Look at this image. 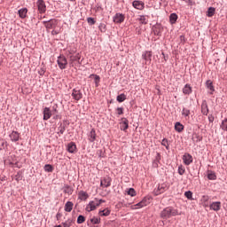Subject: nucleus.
<instances>
[{
    "label": "nucleus",
    "mask_w": 227,
    "mask_h": 227,
    "mask_svg": "<svg viewBox=\"0 0 227 227\" xmlns=\"http://www.w3.org/2000/svg\"><path fill=\"white\" fill-rule=\"evenodd\" d=\"M72 97L74 100L79 101L82 98V92H81V90L74 89L72 91Z\"/></svg>",
    "instance_id": "7"
},
{
    "label": "nucleus",
    "mask_w": 227,
    "mask_h": 227,
    "mask_svg": "<svg viewBox=\"0 0 227 227\" xmlns=\"http://www.w3.org/2000/svg\"><path fill=\"white\" fill-rule=\"evenodd\" d=\"M125 100H127V96L125 94H121L119 96H117V102H125Z\"/></svg>",
    "instance_id": "36"
},
{
    "label": "nucleus",
    "mask_w": 227,
    "mask_h": 227,
    "mask_svg": "<svg viewBox=\"0 0 227 227\" xmlns=\"http://www.w3.org/2000/svg\"><path fill=\"white\" fill-rule=\"evenodd\" d=\"M169 20H170V23L175 24V22L178 20V15H176V13L170 14Z\"/></svg>",
    "instance_id": "30"
},
{
    "label": "nucleus",
    "mask_w": 227,
    "mask_h": 227,
    "mask_svg": "<svg viewBox=\"0 0 227 227\" xmlns=\"http://www.w3.org/2000/svg\"><path fill=\"white\" fill-rule=\"evenodd\" d=\"M222 130L227 131V119L223 120L220 125Z\"/></svg>",
    "instance_id": "40"
},
{
    "label": "nucleus",
    "mask_w": 227,
    "mask_h": 227,
    "mask_svg": "<svg viewBox=\"0 0 227 227\" xmlns=\"http://www.w3.org/2000/svg\"><path fill=\"white\" fill-rule=\"evenodd\" d=\"M184 173H185V168H184V166L181 165L178 167V174L182 176L184 175Z\"/></svg>",
    "instance_id": "45"
},
{
    "label": "nucleus",
    "mask_w": 227,
    "mask_h": 227,
    "mask_svg": "<svg viewBox=\"0 0 227 227\" xmlns=\"http://www.w3.org/2000/svg\"><path fill=\"white\" fill-rule=\"evenodd\" d=\"M43 24L44 27H46L47 31H49V29H56V27L58 26V20L52 19L48 21H43Z\"/></svg>",
    "instance_id": "4"
},
{
    "label": "nucleus",
    "mask_w": 227,
    "mask_h": 227,
    "mask_svg": "<svg viewBox=\"0 0 227 227\" xmlns=\"http://www.w3.org/2000/svg\"><path fill=\"white\" fill-rule=\"evenodd\" d=\"M19 15H20V19H26V17L27 15V8H22V9L19 10Z\"/></svg>",
    "instance_id": "25"
},
{
    "label": "nucleus",
    "mask_w": 227,
    "mask_h": 227,
    "mask_svg": "<svg viewBox=\"0 0 227 227\" xmlns=\"http://www.w3.org/2000/svg\"><path fill=\"white\" fill-rule=\"evenodd\" d=\"M70 226H72L71 221H67V222L64 223V227H70Z\"/></svg>",
    "instance_id": "50"
},
{
    "label": "nucleus",
    "mask_w": 227,
    "mask_h": 227,
    "mask_svg": "<svg viewBox=\"0 0 227 227\" xmlns=\"http://www.w3.org/2000/svg\"><path fill=\"white\" fill-rule=\"evenodd\" d=\"M73 208H74V202L67 201L65 205L64 210L65 212H72Z\"/></svg>",
    "instance_id": "21"
},
{
    "label": "nucleus",
    "mask_w": 227,
    "mask_h": 227,
    "mask_svg": "<svg viewBox=\"0 0 227 227\" xmlns=\"http://www.w3.org/2000/svg\"><path fill=\"white\" fill-rule=\"evenodd\" d=\"M90 77H94V82H95L96 88H98V84H100V76L97 74H91Z\"/></svg>",
    "instance_id": "31"
},
{
    "label": "nucleus",
    "mask_w": 227,
    "mask_h": 227,
    "mask_svg": "<svg viewBox=\"0 0 227 227\" xmlns=\"http://www.w3.org/2000/svg\"><path fill=\"white\" fill-rule=\"evenodd\" d=\"M20 137V135L19 134V132L17 131H12L11 134H10V138L12 141H13L14 143H17V141H19Z\"/></svg>",
    "instance_id": "15"
},
{
    "label": "nucleus",
    "mask_w": 227,
    "mask_h": 227,
    "mask_svg": "<svg viewBox=\"0 0 227 227\" xmlns=\"http://www.w3.org/2000/svg\"><path fill=\"white\" fill-rule=\"evenodd\" d=\"M133 7L137 10H143L145 8V4L141 1H134Z\"/></svg>",
    "instance_id": "18"
},
{
    "label": "nucleus",
    "mask_w": 227,
    "mask_h": 227,
    "mask_svg": "<svg viewBox=\"0 0 227 227\" xmlns=\"http://www.w3.org/2000/svg\"><path fill=\"white\" fill-rule=\"evenodd\" d=\"M90 223H92L93 224H100V219L93 217L90 219Z\"/></svg>",
    "instance_id": "44"
},
{
    "label": "nucleus",
    "mask_w": 227,
    "mask_h": 227,
    "mask_svg": "<svg viewBox=\"0 0 227 227\" xmlns=\"http://www.w3.org/2000/svg\"><path fill=\"white\" fill-rule=\"evenodd\" d=\"M183 93L184 95H191V93H192V88L191 87L190 84H186L184 88H183Z\"/></svg>",
    "instance_id": "22"
},
{
    "label": "nucleus",
    "mask_w": 227,
    "mask_h": 227,
    "mask_svg": "<svg viewBox=\"0 0 227 227\" xmlns=\"http://www.w3.org/2000/svg\"><path fill=\"white\" fill-rule=\"evenodd\" d=\"M51 35H59V30L53 28V30L51 31Z\"/></svg>",
    "instance_id": "49"
},
{
    "label": "nucleus",
    "mask_w": 227,
    "mask_h": 227,
    "mask_svg": "<svg viewBox=\"0 0 227 227\" xmlns=\"http://www.w3.org/2000/svg\"><path fill=\"white\" fill-rule=\"evenodd\" d=\"M113 19L114 24H121V22L125 20V15H123L122 13H116Z\"/></svg>",
    "instance_id": "6"
},
{
    "label": "nucleus",
    "mask_w": 227,
    "mask_h": 227,
    "mask_svg": "<svg viewBox=\"0 0 227 227\" xmlns=\"http://www.w3.org/2000/svg\"><path fill=\"white\" fill-rule=\"evenodd\" d=\"M215 14V8L209 7L207 10V17H214Z\"/></svg>",
    "instance_id": "35"
},
{
    "label": "nucleus",
    "mask_w": 227,
    "mask_h": 227,
    "mask_svg": "<svg viewBox=\"0 0 227 227\" xmlns=\"http://www.w3.org/2000/svg\"><path fill=\"white\" fill-rule=\"evenodd\" d=\"M206 86H207V90H209L211 91L210 93L212 95V93H214V91H215L214 85L212 84V81H210V80L207 81Z\"/></svg>",
    "instance_id": "27"
},
{
    "label": "nucleus",
    "mask_w": 227,
    "mask_h": 227,
    "mask_svg": "<svg viewBox=\"0 0 227 227\" xmlns=\"http://www.w3.org/2000/svg\"><path fill=\"white\" fill-rule=\"evenodd\" d=\"M75 150H77V145H75L74 142L67 145V152H69V153H74Z\"/></svg>",
    "instance_id": "20"
},
{
    "label": "nucleus",
    "mask_w": 227,
    "mask_h": 227,
    "mask_svg": "<svg viewBox=\"0 0 227 227\" xmlns=\"http://www.w3.org/2000/svg\"><path fill=\"white\" fill-rule=\"evenodd\" d=\"M111 215V210H109L108 208L99 211V215L101 216L107 217V215Z\"/></svg>",
    "instance_id": "28"
},
{
    "label": "nucleus",
    "mask_w": 227,
    "mask_h": 227,
    "mask_svg": "<svg viewBox=\"0 0 227 227\" xmlns=\"http://www.w3.org/2000/svg\"><path fill=\"white\" fill-rule=\"evenodd\" d=\"M65 126L59 127V134H65Z\"/></svg>",
    "instance_id": "48"
},
{
    "label": "nucleus",
    "mask_w": 227,
    "mask_h": 227,
    "mask_svg": "<svg viewBox=\"0 0 227 227\" xmlns=\"http://www.w3.org/2000/svg\"><path fill=\"white\" fill-rule=\"evenodd\" d=\"M79 59H81V55H79V54H77L75 56L71 55L69 57V60H70L71 63H74V61H79Z\"/></svg>",
    "instance_id": "33"
},
{
    "label": "nucleus",
    "mask_w": 227,
    "mask_h": 227,
    "mask_svg": "<svg viewBox=\"0 0 227 227\" xmlns=\"http://www.w3.org/2000/svg\"><path fill=\"white\" fill-rule=\"evenodd\" d=\"M182 114L183 116H189V114H191V111L187 108H183Z\"/></svg>",
    "instance_id": "42"
},
{
    "label": "nucleus",
    "mask_w": 227,
    "mask_h": 227,
    "mask_svg": "<svg viewBox=\"0 0 227 227\" xmlns=\"http://www.w3.org/2000/svg\"><path fill=\"white\" fill-rule=\"evenodd\" d=\"M78 198L79 200H82L83 201H86L87 198H90V196L88 195V192H84V191H81L78 193Z\"/></svg>",
    "instance_id": "23"
},
{
    "label": "nucleus",
    "mask_w": 227,
    "mask_h": 227,
    "mask_svg": "<svg viewBox=\"0 0 227 227\" xmlns=\"http://www.w3.org/2000/svg\"><path fill=\"white\" fill-rule=\"evenodd\" d=\"M102 203H106V200L95 199L94 200H91L87 205L85 210L87 212H93V210H97V207H100V205H102Z\"/></svg>",
    "instance_id": "2"
},
{
    "label": "nucleus",
    "mask_w": 227,
    "mask_h": 227,
    "mask_svg": "<svg viewBox=\"0 0 227 227\" xmlns=\"http://www.w3.org/2000/svg\"><path fill=\"white\" fill-rule=\"evenodd\" d=\"M58 113V110L56 108H54V113L53 114H56Z\"/></svg>",
    "instance_id": "55"
},
{
    "label": "nucleus",
    "mask_w": 227,
    "mask_h": 227,
    "mask_svg": "<svg viewBox=\"0 0 227 227\" xmlns=\"http://www.w3.org/2000/svg\"><path fill=\"white\" fill-rule=\"evenodd\" d=\"M183 161L185 166H190L191 164H192V155H191L190 153H184L183 156Z\"/></svg>",
    "instance_id": "8"
},
{
    "label": "nucleus",
    "mask_w": 227,
    "mask_h": 227,
    "mask_svg": "<svg viewBox=\"0 0 227 227\" xmlns=\"http://www.w3.org/2000/svg\"><path fill=\"white\" fill-rule=\"evenodd\" d=\"M175 130H176V132H182L184 130V126L182 125V123L176 122Z\"/></svg>",
    "instance_id": "32"
},
{
    "label": "nucleus",
    "mask_w": 227,
    "mask_h": 227,
    "mask_svg": "<svg viewBox=\"0 0 227 227\" xmlns=\"http://www.w3.org/2000/svg\"><path fill=\"white\" fill-rule=\"evenodd\" d=\"M162 146H165L166 150H169V141L167 138H163L161 141Z\"/></svg>",
    "instance_id": "37"
},
{
    "label": "nucleus",
    "mask_w": 227,
    "mask_h": 227,
    "mask_svg": "<svg viewBox=\"0 0 227 227\" xmlns=\"http://www.w3.org/2000/svg\"><path fill=\"white\" fill-rule=\"evenodd\" d=\"M150 205V198L145 197L140 202L137 204L138 208H143L144 207H148Z\"/></svg>",
    "instance_id": "9"
},
{
    "label": "nucleus",
    "mask_w": 227,
    "mask_h": 227,
    "mask_svg": "<svg viewBox=\"0 0 227 227\" xmlns=\"http://www.w3.org/2000/svg\"><path fill=\"white\" fill-rule=\"evenodd\" d=\"M208 120H209L210 123H214V116H209Z\"/></svg>",
    "instance_id": "52"
},
{
    "label": "nucleus",
    "mask_w": 227,
    "mask_h": 227,
    "mask_svg": "<svg viewBox=\"0 0 227 227\" xmlns=\"http://www.w3.org/2000/svg\"><path fill=\"white\" fill-rule=\"evenodd\" d=\"M167 189H168V184H159L157 191L155 192V194L159 196V194H162V192H166Z\"/></svg>",
    "instance_id": "12"
},
{
    "label": "nucleus",
    "mask_w": 227,
    "mask_h": 227,
    "mask_svg": "<svg viewBox=\"0 0 227 227\" xmlns=\"http://www.w3.org/2000/svg\"><path fill=\"white\" fill-rule=\"evenodd\" d=\"M125 192H127V194L129 196H131L132 198H134V196H136L137 194L136 190H134V188L126 189Z\"/></svg>",
    "instance_id": "29"
},
{
    "label": "nucleus",
    "mask_w": 227,
    "mask_h": 227,
    "mask_svg": "<svg viewBox=\"0 0 227 227\" xmlns=\"http://www.w3.org/2000/svg\"><path fill=\"white\" fill-rule=\"evenodd\" d=\"M183 1H184V3H186L190 6H192V0H183Z\"/></svg>",
    "instance_id": "51"
},
{
    "label": "nucleus",
    "mask_w": 227,
    "mask_h": 227,
    "mask_svg": "<svg viewBox=\"0 0 227 227\" xmlns=\"http://www.w3.org/2000/svg\"><path fill=\"white\" fill-rule=\"evenodd\" d=\"M138 20L141 24H148V19H146L145 16H140Z\"/></svg>",
    "instance_id": "39"
},
{
    "label": "nucleus",
    "mask_w": 227,
    "mask_h": 227,
    "mask_svg": "<svg viewBox=\"0 0 227 227\" xmlns=\"http://www.w3.org/2000/svg\"><path fill=\"white\" fill-rule=\"evenodd\" d=\"M89 140L90 143H94V141L97 140V132L95 131V129H92L89 134Z\"/></svg>",
    "instance_id": "17"
},
{
    "label": "nucleus",
    "mask_w": 227,
    "mask_h": 227,
    "mask_svg": "<svg viewBox=\"0 0 227 227\" xmlns=\"http://www.w3.org/2000/svg\"><path fill=\"white\" fill-rule=\"evenodd\" d=\"M207 178L208 180H217V176L215 175V172L212 170L207 171Z\"/></svg>",
    "instance_id": "26"
},
{
    "label": "nucleus",
    "mask_w": 227,
    "mask_h": 227,
    "mask_svg": "<svg viewBox=\"0 0 227 227\" xmlns=\"http://www.w3.org/2000/svg\"><path fill=\"white\" fill-rule=\"evenodd\" d=\"M184 196L185 198H187V200H192V192L191 191L185 192Z\"/></svg>",
    "instance_id": "41"
},
{
    "label": "nucleus",
    "mask_w": 227,
    "mask_h": 227,
    "mask_svg": "<svg viewBox=\"0 0 227 227\" xmlns=\"http://www.w3.org/2000/svg\"><path fill=\"white\" fill-rule=\"evenodd\" d=\"M209 208L210 210H214V212H219V210H221V201L212 202L209 205Z\"/></svg>",
    "instance_id": "10"
},
{
    "label": "nucleus",
    "mask_w": 227,
    "mask_h": 227,
    "mask_svg": "<svg viewBox=\"0 0 227 227\" xmlns=\"http://www.w3.org/2000/svg\"><path fill=\"white\" fill-rule=\"evenodd\" d=\"M142 58L143 59H145V64L148 61H152V51H145V53H143Z\"/></svg>",
    "instance_id": "19"
},
{
    "label": "nucleus",
    "mask_w": 227,
    "mask_h": 227,
    "mask_svg": "<svg viewBox=\"0 0 227 227\" xmlns=\"http://www.w3.org/2000/svg\"><path fill=\"white\" fill-rule=\"evenodd\" d=\"M43 114V120L47 121V120H50L51 116H52V112L51 111V108L44 107Z\"/></svg>",
    "instance_id": "13"
},
{
    "label": "nucleus",
    "mask_w": 227,
    "mask_h": 227,
    "mask_svg": "<svg viewBox=\"0 0 227 227\" xmlns=\"http://www.w3.org/2000/svg\"><path fill=\"white\" fill-rule=\"evenodd\" d=\"M121 130H127L129 129V120L127 118H121L120 122Z\"/></svg>",
    "instance_id": "11"
},
{
    "label": "nucleus",
    "mask_w": 227,
    "mask_h": 227,
    "mask_svg": "<svg viewBox=\"0 0 227 227\" xmlns=\"http://www.w3.org/2000/svg\"><path fill=\"white\" fill-rule=\"evenodd\" d=\"M52 166L51 165H45L44 166V171H47L48 173H52Z\"/></svg>",
    "instance_id": "43"
},
{
    "label": "nucleus",
    "mask_w": 227,
    "mask_h": 227,
    "mask_svg": "<svg viewBox=\"0 0 227 227\" xmlns=\"http://www.w3.org/2000/svg\"><path fill=\"white\" fill-rule=\"evenodd\" d=\"M87 22H88V24H90V26H94L96 21H95V19H93V18H88Z\"/></svg>",
    "instance_id": "46"
},
{
    "label": "nucleus",
    "mask_w": 227,
    "mask_h": 227,
    "mask_svg": "<svg viewBox=\"0 0 227 227\" xmlns=\"http://www.w3.org/2000/svg\"><path fill=\"white\" fill-rule=\"evenodd\" d=\"M101 187H111V177H105L101 180Z\"/></svg>",
    "instance_id": "14"
},
{
    "label": "nucleus",
    "mask_w": 227,
    "mask_h": 227,
    "mask_svg": "<svg viewBox=\"0 0 227 227\" xmlns=\"http://www.w3.org/2000/svg\"><path fill=\"white\" fill-rule=\"evenodd\" d=\"M201 113L205 116H207V114H208V105L207 104V101H203L201 104Z\"/></svg>",
    "instance_id": "16"
},
{
    "label": "nucleus",
    "mask_w": 227,
    "mask_h": 227,
    "mask_svg": "<svg viewBox=\"0 0 227 227\" xmlns=\"http://www.w3.org/2000/svg\"><path fill=\"white\" fill-rule=\"evenodd\" d=\"M35 6L39 13H45L47 12V5L45 4V1L37 0L35 3Z\"/></svg>",
    "instance_id": "5"
},
{
    "label": "nucleus",
    "mask_w": 227,
    "mask_h": 227,
    "mask_svg": "<svg viewBox=\"0 0 227 227\" xmlns=\"http://www.w3.org/2000/svg\"><path fill=\"white\" fill-rule=\"evenodd\" d=\"M123 111H124L123 107H118V108L116 109V113H117V114H119V115L123 114Z\"/></svg>",
    "instance_id": "47"
},
{
    "label": "nucleus",
    "mask_w": 227,
    "mask_h": 227,
    "mask_svg": "<svg viewBox=\"0 0 227 227\" xmlns=\"http://www.w3.org/2000/svg\"><path fill=\"white\" fill-rule=\"evenodd\" d=\"M57 63L60 70H65V68L68 67V60H67V58L63 55L58 57Z\"/></svg>",
    "instance_id": "3"
},
{
    "label": "nucleus",
    "mask_w": 227,
    "mask_h": 227,
    "mask_svg": "<svg viewBox=\"0 0 227 227\" xmlns=\"http://www.w3.org/2000/svg\"><path fill=\"white\" fill-rule=\"evenodd\" d=\"M99 29L102 31V29H106V25H104V24H101L100 26H99Z\"/></svg>",
    "instance_id": "53"
},
{
    "label": "nucleus",
    "mask_w": 227,
    "mask_h": 227,
    "mask_svg": "<svg viewBox=\"0 0 227 227\" xmlns=\"http://www.w3.org/2000/svg\"><path fill=\"white\" fill-rule=\"evenodd\" d=\"M86 221V217H84V215H80L77 218V223L78 224H82V223H84Z\"/></svg>",
    "instance_id": "38"
},
{
    "label": "nucleus",
    "mask_w": 227,
    "mask_h": 227,
    "mask_svg": "<svg viewBox=\"0 0 227 227\" xmlns=\"http://www.w3.org/2000/svg\"><path fill=\"white\" fill-rule=\"evenodd\" d=\"M175 215H178V210L173 207H166L160 213L161 219H169V217H173Z\"/></svg>",
    "instance_id": "1"
},
{
    "label": "nucleus",
    "mask_w": 227,
    "mask_h": 227,
    "mask_svg": "<svg viewBox=\"0 0 227 227\" xmlns=\"http://www.w3.org/2000/svg\"><path fill=\"white\" fill-rule=\"evenodd\" d=\"M208 200H210V198L207 195H204L201 198V204H202V207H204L205 208L208 207Z\"/></svg>",
    "instance_id": "24"
},
{
    "label": "nucleus",
    "mask_w": 227,
    "mask_h": 227,
    "mask_svg": "<svg viewBox=\"0 0 227 227\" xmlns=\"http://www.w3.org/2000/svg\"><path fill=\"white\" fill-rule=\"evenodd\" d=\"M70 1H75V0H70Z\"/></svg>",
    "instance_id": "56"
},
{
    "label": "nucleus",
    "mask_w": 227,
    "mask_h": 227,
    "mask_svg": "<svg viewBox=\"0 0 227 227\" xmlns=\"http://www.w3.org/2000/svg\"><path fill=\"white\" fill-rule=\"evenodd\" d=\"M137 207V204H136V205L131 206V207H130L131 210H136V208H137V207Z\"/></svg>",
    "instance_id": "54"
},
{
    "label": "nucleus",
    "mask_w": 227,
    "mask_h": 227,
    "mask_svg": "<svg viewBox=\"0 0 227 227\" xmlns=\"http://www.w3.org/2000/svg\"><path fill=\"white\" fill-rule=\"evenodd\" d=\"M64 192L66 194H68L69 196L72 195V193L74 192V190L72 189V187L68 186V185H66L64 187Z\"/></svg>",
    "instance_id": "34"
}]
</instances>
